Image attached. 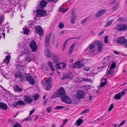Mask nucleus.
<instances>
[{
	"label": "nucleus",
	"instance_id": "8fccbe9b",
	"mask_svg": "<svg viewBox=\"0 0 127 127\" xmlns=\"http://www.w3.org/2000/svg\"><path fill=\"white\" fill-rule=\"evenodd\" d=\"M126 120H124V121H122L121 123L118 126V127H120V126H121L123 125L124 124H125V122H126Z\"/></svg>",
	"mask_w": 127,
	"mask_h": 127
},
{
	"label": "nucleus",
	"instance_id": "bb28decb",
	"mask_svg": "<svg viewBox=\"0 0 127 127\" xmlns=\"http://www.w3.org/2000/svg\"><path fill=\"white\" fill-rule=\"evenodd\" d=\"M17 105H19L25 106V105L26 104L23 101L20 100L16 102V104L15 106H16Z\"/></svg>",
	"mask_w": 127,
	"mask_h": 127
},
{
	"label": "nucleus",
	"instance_id": "473e14b6",
	"mask_svg": "<svg viewBox=\"0 0 127 127\" xmlns=\"http://www.w3.org/2000/svg\"><path fill=\"white\" fill-rule=\"evenodd\" d=\"M51 34H50L46 36L45 42H49Z\"/></svg>",
	"mask_w": 127,
	"mask_h": 127
},
{
	"label": "nucleus",
	"instance_id": "774afa93",
	"mask_svg": "<svg viewBox=\"0 0 127 127\" xmlns=\"http://www.w3.org/2000/svg\"><path fill=\"white\" fill-rule=\"evenodd\" d=\"M66 46L63 45V48L62 50L63 51H64L65 50L66 48Z\"/></svg>",
	"mask_w": 127,
	"mask_h": 127
},
{
	"label": "nucleus",
	"instance_id": "de8ad7c7",
	"mask_svg": "<svg viewBox=\"0 0 127 127\" xmlns=\"http://www.w3.org/2000/svg\"><path fill=\"white\" fill-rule=\"evenodd\" d=\"M55 36L54 35H53L52 37V42L53 44H54L55 43Z\"/></svg>",
	"mask_w": 127,
	"mask_h": 127
},
{
	"label": "nucleus",
	"instance_id": "f704fd0d",
	"mask_svg": "<svg viewBox=\"0 0 127 127\" xmlns=\"http://www.w3.org/2000/svg\"><path fill=\"white\" fill-rule=\"evenodd\" d=\"M60 11L62 13H64L66 12L67 10V8L63 9L62 7H60L59 8Z\"/></svg>",
	"mask_w": 127,
	"mask_h": 127
},
{
	"label": "nucleus",
	"instance_id": "a211bd4d",
	"mask_svg": "<svg viewBox=\"0 0 127 127\" xmlns=\"http://www.w3.org/2000/svg\"><path fill=\"white\" fill-rule=\"evenodd\" d=\"M73 77V75L71 72H69L67 74H65L61 77V79L63 80H64L65 79H69L72 78Z\"/></svg>",
	"mask_w": 127,
	"mask_h": 127
},
{
	"label": "nucleus",
	"instance_id": "49530a36",
	"mask_svg": "<svg viewBox=\"0 0 127 127\" xmlns=\"http://www.w3.org/2000/svg\"><path fill=\"white\" fill-rule=\"evenodd\" d=\"M108 37L107 36H106L104 38V42L105 43H108Z\"/></svg>",
	"mask_w": 127,
	"mask_h": 127
},
{
	"label": "nucleus",
	"instance_id": "0eeeda50",
	"mask_svg": "<svg viewBox=\"0 0 127 127\" xmlns=\"http://www.w3.org/2000/svg\"><path fill=\"white\" fill-rule=\"evenodd\" d=\"M36 15L39 17H44L47 15V13L44 10L40 9H38L36 11Z\"/></svg>",
	"mask_w": 127,
	"mask_h": 127
},
{
	"label": "nucleus",
	"instance_id": "6e6d98bb",
	"mask_svg": "<svg viewBox=\"0 0 127 127\" xmlns=\"http://www.w3.org/2000/svg\"><path fill=\"white\" fill-rule=\"evenodd\" d=\"M49 2H54L55 3H56V1H57L58 0H47Z\"/></svg>",
	"mask_w": 127,
	"mask_h": 127
},
{
	"label": "nucleus",
	"instance_id": "423d86ee",
	"mask_svg": "<svg viewBox=\"0 0 127 127\" xmlns=\"http://www.w3.org/2000/svg\"><path fill=\"white\" fill-rule=\"evenodd\" d=\"M101 82V84L100 85V87L98 88L99 93H101L103 91V90L104 88V86L106 85L107 83L106 79L103 78L102 79Z\"/></svg>",
	"mask_w": 127,
	"mask_h": 127
},
{
	"label": "nucleus",
	"instance_id": "5701e85b",
	"mask_svg": "<svg viewBox=\"0 0 127 127\" xmlns=\"http://www.w3.org/2000/svg\"><path fill=\"white\" fill-rule=\"evenodd\" d=\"M47 65L50 68L52 71L54 72L55 71V69L54 68V66L52 62L51 61L48 62L47 63Z\"/></svg>",
	"mask_w": 127,
	"mask_h": 127
},
{
	"label": "nucleus",
	"instance_id": "58836bf2",
	"mask_svg": "<svg viewBox=\"0 0 127 127\" xmlns=\"http://www.w3.org/2000/svg\"><path fill=\"white\" fill-rule=\"evenodd\" d=\"M65 107L62 106H57L55 107L54 109L56 110L59 109L64 108Z\"/></svg>",
	"mask_w": 127,
	"mask_h": 127
},
{
	"label": "nucleus",
	"instance_id": "5fc2aeb1",
	"mask_svg": "<svg viewBox=\"0 0 127 127\" xmlns=\"http://www.w3.org/2000/svg\"><path fill=\"white\" fill-rule=\"evenodd\" d=\"M32 120V119L31 118V117H29L28 118H27L23 120V121H31Z\"/></svg>",
	"mask_w": 127,
	"mask_h": 127
},
{
	"label": "nucleus",
	"instance_id": "338daca9",
	"mask_svg": "<svg viewBox=\"0 0 127 127\" xmlns=\"http://www.w3.org/2000/svg\"><path fill=\"white\" fill-rule=\"evenodd\" d=\"M100 119L99 118H98L96 119V120H95L94 121V122H96L98 121H100Z\"/></svg>",
	"mask_w": 127,
	"mask_h": 127
},
{
	"label": "nucleus",
	"instance_id": "680f3d73",
	"mask_svg": "<svg viewBox=\"0 0 127 127\" xmlns=\"http://www.w3.org/2000/svg\"><path fill=\"white\" fill-rule=\"evenodd\" d=\"M92 80L91 79H89L87 78L86 79V81L89 82H92Z\"/></svg>",
	"mask_w": 127,
	"mask_h": 127
},
{
	"label": "nucleus",
	"instance_id": "9d476101",
	"mask_svg": "<svg viewBox=\"0 0 127 127\" xmlns=\"http://www.w3.org/2000/svg\"><path fill=\"white\" fill-rule=\"evenodd\" d=\"M35 30L36 33L40 36H42L43 34V32L41 27L38 26L35 27Z\"/></svg>",
	"mask_w": 127,
	"mask_h": 127
},
{
	"label": "nucleus",
	"instance_id": "9b49d317",
	"mask_svg": "<svg viewBox=\"0 0 127 127\" xmlns=\"http://www.w3.org/2000/svg\"><path fill=\"white\" fill-rule=\"evenodd\" d=\"M95 45L94 44H90L87 49L85 50V51H86L89 50V53L90 54H91L93 53L94 50L93 49L95 48Z\"/></svg>",
	"mask_w": 127,
	"mask_h": 127
},
{
	"label": "nucleus",
	"instance_id": "0e129e2a",
	"mask_svg": "<svg viewBox=\"0 0 127 127\" xmlns=\"http://www.w3.org/2000/svg\"><path fill=\"white\" fill-rule=\"evenodd\" d=\"M34 112V111L33 110V109L32 110H31L30 111V113L29 115V116L31 115V114H32V113H33Z\"/></svg>",
	"mask_w": 127,
	"mask_h": 127
},
{
	"label": "nucleus",
	"instance_id": "c85d7f7f",
	"mask_svg": "<svg viewBox=\"0 0 127 127\" xmlns=\"http://www.w3.org/2000/svg\"><path fill=\"white\" fill-rule=\"evenodd\" d=\"M122 96V95L121 94V92H120L115 95L114 98L116 100L120 99L121 98Z\"/></svg>",
	"mask_w": 127,
	"mask_h": 127
},
{
	"label": "nucleus",
	"instance_id": "39448f33",
	"mask_svg": "<svg viewBox=\"0 0 127 127\" xmlns=\"http://www.w3.org/2000/svg\"><path fill=\"white\" fill-rule=\"evenodd\" d=\"M111 58L110 56H107L104 57L102 60V63L104 64L103 66H101V68L106 66L111 62Z\"/></svg>",
	"mask_w": 127,
	"mask_h": 127
},
{
	"label": "nucleus",
	"instance_id": "c756f323",
	"mask_svg": "<svg viewBox=\"0 0 127 127\" xmlns=\"http://www.w3.org/2000/svg\"><path fill=\"white\" fill-rule=\"evenodd\" d=\"M83 120L82 119H79L75 122V123L77 124V125L78 126H80L82 124L83 122Z\"/></svg>",
	"mask_w": 127,
	"mask_h": 127
},
{
	"label": "nucleus",
	"instance_id": "603ef678",
	"mask_svg": "<svg viewBox=\"0 0 127 127\" xmlns=\"http://www.w3.org/2000/svg\"><path fill=\"white\" fill-rule=\"evenodd\" d=\"M90 110L89 109H87L84 110L81 114L85 113L88 112Z\"/></svg>",
	"mask_w": 127,
	"mask_h": 127
},
{
	"label": "nucleus",
	"instance_id": "864d4df0",
	"mask_svg": "<svg viewBox=\"0 0 127 127\" xmlns=\"http://www.w3.org/2000/svg\"><path fill=\"white\" fill-rule=\"evenodd\" d=\"M114 107V106L112 104H111L110 106L109 109L108 110L109 111H111V110Z\"/></svg>",
	"mask_w": 127,
	"mask_h": 127
},
{
	"label": "nucleus",
	"instance_id": "393cba45",
	"mask_svg": "<svg viewBox=\"0 0 127 127\" xmlns=\"http://www.w3.org/2000/svg\"><path fill=\"white\" fill-rule=\"evenodd\" d=\"M44 54L48 58L51 57V54L48 49H46L45 50Z\"/></svg>",
	"mask_w": 127,
	"mask_h": 127
},
{
	"label": "nucleus",
	"instance_id": "72a5a7b5",
	"mask_svg": "<svg viewBox=\"0 0 127 127\" xmlns=\"http://www.w3.org/2000/svg\"><path fill=\"white\" fill-rule=\"evenodd\" d=\"M72 15L71 16L70 18H74L76 19L77 17V15L75 13L73 12L71 13Z\"/></svg>",
	"mask_w": 127,
	"mask_h": 127
},
{
	"label": "nucleus",
	"instance_id": "4468645a",
	"mask_svg": "<svg viewBox=\"0 0 127 127\" xmlns=\"http://www.w3.org/2000/svg\"><path fill=\"white\" fill-rule=\"evenodd\" d=\"M84 66L83 64L80 61L76 62L72 66L73 68H81Z\"/></svg>",
	"mask_w": 127,
	"mask_h": 127
},
{
	"label": "nucleus",
	"instance_id": "6ab92c4d",
	"mask_svg": "<svg viewBox=\"0 0 127 127\" xmlns=\"http://www.w3.org/2000/svg\"><path fill=\"white\" fill-rule=\"evenodd\" d=\"M47 4V3L46 1L43 0L40 2L39 6L40 8H42L45 7Z\"/></svg>",
	"mask_w": 127,
	"mask_h": 127
},
{
	"label": "nucleus",
	"instance_id": "cd10ccee",
	"mask_svg": "<svg viewBox=\"0 0 127 127\" xmlns=\"http://www.w3.org/2000/svg\"><path fill=\"white\" fill-rule=\"evenodd\" d=\"M113 21L114 20L112 19L108 21L105 25L104 27L106 28L112 24Z\"/></svg>",
	"mask_w": 127,
	"mask_h": 127
},
{
	"label": "nucleus",
	"instance_id": "4d7b16f0",
	"mask_svg": "<svg viewBox=\"0 0 127 127\" xmlns=\"http://www.w3.org/2000/svg\"><path fill=\"white\" fill-rule=\"evenodd\" d=\"M64 26V25L63 23H61L59 25V27L60 29L63 28Z\"/></svg>",
	"mask_w": 127,
	"mask_h": 127
},
{
	"label": "nucleus",
	"instance_id": "f8f14e48",
	"mask_svg": "<svg viewBox=\"0 0 127 127\" xmlns=\"http://www.w3.org/2000/svg\"><path fill=\"white\" fill-rule=\"evenodd\" d=\"M116 42L118 43L125 44L126 46H127V41L126 39L124 37H119L117 38L116 40Z\"/></svg>",
	"mask_w": 127,
	"mask_h": 127
},
{
	"label": "nucleus",
	"instance_id": "4be33fe9",
	"mask_svg": "<svg viewBox=\"0 0 127 127\" xmlns=\"http://www.w3.org/2000/svg\"><path fill=\"white\" fill-rule=\"evenodd\" d=\"M76 45V44L74 43L70 47L68 52L69 55H70L72 53L73 49Z\"/></svg>",
	"mask_w": 127,
	"mask_h": 127
},
{
	"label": "nucleus",
	"instance_id": "b1692460",
	"mask_svg": "<svg viewBox=\"0 0 127 127\" xmlns=\"http://www.w3.org/2000/svg\"><path fill=\"white\" fill-rule=\"evenodd\" d=\"M15 76L16 78H24V77L21 74L20 72H17L15 74Z\"/></svg>",
	"mask_w": 127,
	"mask_h": 127
},
{
	"label": "nucleus",
	"instance_id": "f03ea898",
	"mask_svg": "<svg viewBox=\"0 0 127 127\" xmlns=\"http://www.w3.org/2000/svg\"><path fill=\"white\" fill-rule=\"evenodd\" d=\"M116 66V63H115L113 62L111 65V67L109 68V70L108 69L107 72V77L109 78H110L112 77L113 75V73L114 72V69Z\"/></svg>",
	"mask_w": 127,
	"mask_h": 127
},
{
	"label": "nucleus",
	"instance_id": "f3484780",
	"mask_svg": "<svg viewBox=\"0 0 127 127\" xmlns=\"http://www.w3.org/2000/svg\"><path fill=\"white\" fill-rule=\"evenodd\" d=\"M24 100L25 102L28 103H31L33 101V99L31 97L26 95L24 96Z\"/></svg>",
	"mask_w": 127,
	"mask_h": 127
},
{
	"label": "nucleus",
	"instance_id": "ddd939ff",
	"mask_svg": "<svg viewBox=\"0 0 127 127\" xmlns=\"http://www.w3.org/2000/svg\"><path fill=\"white\" fill-rule=\"evenodd\" d=\"M26 81L28 82L30 85H34L35 83V81L33 77L29 76L26 77Z\"/></svg>",
	"mask_w": 127,
	"mask_h": 127
},
{
	"label": "nucleus",
	"instance_id": "69168bd1",
	"mask_svg": "<svg viewBox=\"0 0 127 127\" xmlns=\"http://www.w3.org/2000/svg\"><path fill=\"white\" fill-rule=\"evenodd\" d=\"M81 80L82 81H86V79L85 78H81Z\"/></svg>",
	"mask_w": 127,
	"mask_h": 127
},
{
	"label": "nucleus",
	"instance_id": "4c0bfd02",
	"mask_svg": "<svg viewBox=\"0 0 127 127\" xmlns=\"http://www.w3.org/2000/svg\"><path fill=\"white\" fill-rule=\"evenodd\" d=\"M4 19V17L3 16L0 17V25L3 22Z\"/></svg>",
	"mask_w": 127,
	"mask_h": 127
},
{
	"label": "nucleus",
	"instance_id": "aec40b11",
	"mask_svg": "<svg viewBox=\"0 0 127 127\" xmlns=\"http://www.w3.org/2000/svg\"><path fill=\"white\" fill-rule=\"evenodd\" d=\"M95 44L97 46V49L98 51H100L102 48V46L100 43L99 41H96L95 42Z\"/></svg>",
	"mask_w": 127,
	"mask_h": 127
},
{
	"label": "nucleus",
	"instance_id": "1a4fd4ad",
	"mask_svg": "<svg viewBox=\"0 0 127 127\" xmlns=\"http://www.w3.org/2000/svg\"><path fill=\"white\" fill-rule=\"evenodd\" d=\"M30 46L33 52H35L37 50V46L34 41H32L30 44Z\"/></svg>",
	"mask_w": 127,
	"mask_h": 127
},
{
	"label": "nucleus",
	"instance_id": "e2e57ef3",
	"mask_svg": "<svg viewBox=\"0 0 127 127\" xmlns=\"http://www.w3.org/2000/svg\"><path fill=\"white\" fill-rule=\"evenodd\" d=\"M45 46L46 47H48L49 46V42H45Z\"/></svg>",
	"mask_w": 127,
	"mask_h": 127
},
{
	"label": "nucleus",
	"instance_id": "a878e982",
	"mask_svg": "<svg viewBox=\"0 0 127 127\" xmlns=\"http://www.w3.org/2000/svg\"><path fill=\"white\" fill-rule=\"evenodd\" d=\"M8 108V106L6 104L2 103H0V109L2 108L3 110H6Z\"/></svg>",
	"mask_w": 127,
	"mask_h": 127
},
{
	"label": "nucleus",
	"instance_id": "dca6fc26",
	"mask_svg": "<svg viewBox=\"0 0 127 127\" xmlns=\"http://www.w3.org/2000/svg\"><path fill=\"white\" fill-rule=\"evenodd\" d=\"M106 11V9H101L98 11L95 15V18H99L101 17Z\"/></svg>",
	"mask_w": 127,
	"mask_h": 127
},
{
	"label": "nucleus",
	"instance_id": "a18cd8bd",
	"mask_svg": "<svg viewBox=\"0 0 127 127\" xmlns=\"http://www.w3.org/2000/svg\"><path fill=\"white\" fill-rule=\"evenodd\" d=\"M53 59L54 61L55 62H58L59 60L58 57L55 56L53 57Z\"/></svg>",
	"mask_w": 127,
	"mask_h": 127
},
{
	"label": "nucleus",
	"instance_id": "ea45409f",
	"mask_svg": "<svg viewBox=\"0 0 127 127\" xmlns=\"http://www.w3.org/2000/svg\"><path fill=\"white\" fill-rule=\"evenodd\" d=\"M21 125L18 122H16V123L13 125V127H21Z\"/></svg>",
	"mask_w": 127,
	"mask_h": 127
},
{
	"label": "nucleus",
	"instance_id": "7ed1b4c3",
	"mask_svg": "<svg viewBox=\"0 0 127 127\" xmlns=\"http://www.w3.org/2000/svg\"><path fill=\"white\" fill-rule=\"evenodd\" d=\"M85 96V92L81 90H78L76 92V94L74 95V97L78 100L84 98Z\"/></svg>",
	"mask_w": 127,
	"mask_h": 127
},
{
	"label": "nucleus",
	"instance_id": "2eb2a0df",
	"mask_svg": "<svg viewBox=\"0 0 127 127\" xmlns=\"http://www.w3.org/2000/svg\"><path fill=\"white\" fill-rule=\"evenodd\" d=\"M51 79L50 78H48L47 80L45 82V85L47 86L46 90H50L52 87V85L50 84Z\"/></svg>",
	"mask_w": 127,
	"mask_h": 127
},
{
	"label": "nucleus",
	"instance_id": "13d9d810",
	"mask_svg": "<svg viewBox=\"0 0 127 127\" xmlns=\"http://www.w3.org/2000/svg\"><path fill=\"white\" fill-rule=\"evenodd\" d=\"M124 19V18H120L118 19V21L119 22H123Z\"/></svg>",
	"mask_w": 127,
	"mask_h": 127
},
{
	"label": "nucleus",
	"instance_id": "412c9836",
	"mask_svg": "<svg viewBox=\"0 0 127 127\" xmlns=\"http://www.w3.org/2000/svg\"><path fill=\"white\" fill-rule=\"evenodd\" d=\"M10 58L11 57L10 55H7L6 56L5 59L3 60L2 63H6V65L7 66L9 64V60L10 59Z\"/></svg>",
	"mask_w": 127,
	"mask_h": 127
},
{
	"label": "nucleus",
	"instance_id": "3c124183",
	"mask_svg": "<svg viewBox=\"0 0 127 127\" xmlns=\"http://www.w3.org/2000/svg\"><path fill=\"white\" fill-rule=\"evenodd\" d=\"M76 19L74 18H70V21L71 23L72 24H74L75 20Z\"/></svg>",
	"mask_w": 127,
	"mask_h": 127
},
{
	"label": "nucleus",
	"instance_id": "20e7f679",
	"mask_svg": "<svg viewBox=\"0 0 127 127\" xmlns=\"http://www.w3.org/2000/svg\"><path fill=\"white\" fill-rule=\"evenodd\" d=\"M116 29L120 32L126 31L127 29V26L125 24H119L116 25Z\"/></svg>",
	"mask_w": 127,
	"mask_h": 127
},
{
	"label": "nucleus",
	"instance_id": "c9c22d12",
	"mask_svg": "<svg viewBox=\"0 0 127 127\" xmlns=\"http://www.w3.org/2000/svg\"><path fill=\"white\" fill-rule=\"evenodd\" d=\"M77 38V37H72V38H69L67 39V40H66L64 42V44H63V45H66V44L67 43V42H68V41L70 40L71 39H77V38Z\"/></svg>",
	"mask_w": 127,
	"mask_h": 127
},
{
	"label": "nucleus",
	"instance_id": "f257e3e1",
	"mask_svg": "<svg viewBox=\"0 0 127 127\" xmlns=\"http://www.w3.org/2000/svg\"><path fill=\"white\" fill-rule=\"evenodd\" d=\"M65 91L63 87H60L59 90H57L56 92V94L54 95L51 97L52 98L54 97H61L65 95Z\"/></svg>",
	"mask_w": 127,
	"mask_h": 127
},
{
	"label": "nucleus",
	"instance_id": "bf43d9fd",
	"mask_svg": "<svg viewBox=\"0 0 127 127\" xmlns=\"http://www.w3.org/2000/svg\"><path fill=\"white\" fill-rule=\"evenodd\" d=\"M62 64H63V65H62V69H64L66 67V64L64 63H63Z\"/></svg>",
	"mask_w": 127,
	"mask_h": 127
},
{
	"label": "nucleus",
	"instance_id": "052dcab7",
	"mask_svg": "<svg viewBox=\"0 0 127 127\" xmlns=\"http://www.w3.org/2000/svg\"><path fill=\"white\" fill-rule=\"evenodd\" d=\"M116 0H113L110 3V4L113 5L115 3H116Z\"/></svg>",
	"mask_w": 127,
	"mask_h": 127
},
{
	"label": "nucleus",
	"instance_id": "79ce46f5",
	"mask_svg": "<svg viewBox=\"0 0 127 127\" xmlns=\"http://www.w3.org/2000/svg\"><path fill=\"white\" fill-rule=\"evenodd\" d=\"M39 97V95L38 94H36L33 96L35 100H36Z\"/></svg>",
	"mask_w": 127,
	"mask_h": 127
},
{
	"label": "nucleus",
	"instance_id": "6e6552de",
	"mask_svg": "<svg viewBox=\"0 0 127 127\" xmlns=\"http://www.w3.org/2000/svg\"><path fill=\"white\" fill-rule=\"evenodd\" d=\"M62 101L67 104H70L72 102V100L69 96L67 95H64L61 98Z\"/></svg>",
	"mask_w": 127,
	"mask_h": 127
},
{
	"label": "nucleus",
	"instance_id": "c03bdc74",
	"mask_svg": "<svg viewBox=\"0 0 127 127\" xmlns=\"http://www.w3.org/2000/svg\"><path fill=\"white\" fill-rule=\"evenodd\" d=\"M47 111L48 113H50L52 111V108L51 106H49L47 108Z\"/></svg>",
	"mask_w": 127,
	"mask_h": 127
},
{
	"label": "nucleus",
	"instance_id": "e433bc0d",
	"mask_svg": "<svg viewBox=\"0 0 127 127\" xmlns=\"http://www.w3.org/2000/svg\"><path fill=\"white\" fill-rule=\"evenodd\" d=\"M77 38V37H72V38H69L67 39V40H66L64 42V44H63V45H66V44L67 43V42H68V41L70 40L71 39H77V38Z\"/></svg>",
	"mask_w": 127,
	"mask_h": 127
},
{
	"label": "nucleus",
	"instance_id": "7c9ffc66",
	"mask_svg": "<svg viewBox=\"0 0 127 127\" xmlns=\"http://www.w3.org/2000/svg\"><path fill=\"white\" fill-rule=\"evenodd\" d=\"M14 90L16 91L20 92L22 91L21 89L19 88L17 85L14 86Z\"/></svg>",
	"mask_w": 127,
	"mask_h": 127
},
{
	"label": "nucleus",
	"instance_id": "37998d69",
	"mask_svg": "<svg viewBox=\"0 0 127 127\" xmlns=\"http://www.w3.org/2000/svg\"><path fill=\"white\" fill-rule=\"evenodd\" d=\"M60 64L62 65V64L61 63H57L56 64V67L58 69H59L61 68V66L60 65Z\"/></svg>",
	"mask_w": 127,
	"mask_h": 127
},
{
	"label": "nucleus",
	"instance_id": "2f4dec72",
	"mask_svg": "<svg viewBox=\"0 0 127 127\" xmlns=\"http://www.w3.org/2000/svg\"><path fill=\"white\" fill-rule=\"evenodd\" d=\"M119 6V4L117 3L115 4V6H113L112 9L113 11H115L116 10Z\"/></svg>",
	"mask_w": 127,
	"mask_h": 127
},
{
	"label": "nucleus",
	"instance_id": "a19ab883",
	"mask_svg": "<svg viewBox=\"0 0 127 127\" xmlns=\"http://www.w3.org/2000/svg\"><path fill=\"white\" fill-rule=\"evenodd\" d=\"M29 32V30L27 28H25L24 30L23 34H27Z\"/></svg>",
	"mask_w": 127,
	"mask_h": 127
},
{
	"label": "nucleus",
	"instance_id": "09e8293b",
	"mask_svg": "<svg viewBox=\"0 0 127 127\" xmlns=\"http://www.w3.org/2000/svg\"><path fill=\"white\" fill-rule=\"evenodd\" d=\"M34 21L32 20H30L28 22V25H31L33 24Z\"/></svg>",
	"mask_w": 127,
	"mask_h": 127
}]
</instances>
